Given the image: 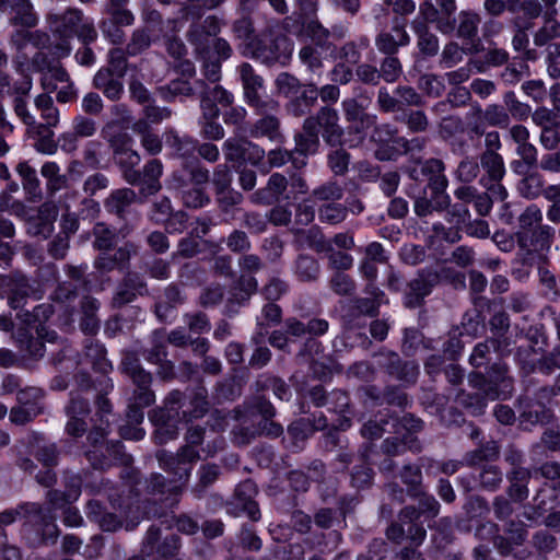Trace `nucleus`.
Instances as JSON below:
<instances>
[{"mask_svg":"<svg viewBox=\"0 0 560 560\" xmlns=\"http://www.w3.org/2000/svg\"><path fill=\"white\" fill-rule=\"evenodd\" d=\"M52 306L47 303L38 304L30 310H22L16 313L21 326L13 334L14 341L19 349L30 358L39 359L44 355V342H56V331H48L44 323L52 315Z\"/></svg>","mask_w":560,"mask_h":560,"instance_id":"obj_1","label":"nucleus"},{"mask_svg":"<svg viewBox=\"0 0 560 560\" xmlns=\"http://www.w3.org/2000/svg\"><path fill=\"white\" fill-rule=\"evenodd\" d=\"M21 516L26 518V526L34 535L32 537L34 544H56L59 529L50 510L44 509L38 503H22L15 509H8L0 513V526H8Z\"/></svg>","mask_w":560,"mask_h":560,"instance_id":"obj_2","label":"nucleus"},{"mask_svg":"<svg viewBox=\"0 0 560 560\" xmlns=\"http://www.w3.org/2000/svg\"><path fill=\"white\" fill-rule=\"evenodd\" d=\"M469 385L477 392L468 396L474 411L480 412L488 399L505 398L512 390V378L508 375V366L502 363L493 364L485 376L481 373H471L468 376Z\"/></svg>","mask_w":560,"mask_h":560,"instance_id":"obj_3","label":"nucleus"},{"mask_svg":"<svg viewBox=\"0 0 560 560\" xmlns=\"http://www.w3.org/2000/svg\"><path fill=\"white\" fill-rule=\"evenodd\" d=\"M292 50V42L288 36L266 31L258 35L257 39L249 42L247 51H242V54L270 67L277 63L287 65Z\"/></svg>","mask_w":560,"mask_h":560,"instance_id":"obj_4","label":"nucleus"},{"mask_svg":"<svg viewBox=\"0 0 560 560\" xmlns=\"http://www.w3.org/2000/svg\"><path fill=\"white\" fill-rule=\"evenodd\" d=\"M515 236L522 262L535 265L542 261L549 252L555 238V229L550 225H538L530 231L518 230Z\"/></svg>","mask_w":560,"mask_h":560,"instance_id":"obj_5","label":"nucleus"},{"mask_svg":"<svg viewBox=\"0 0 560 560\" xmlns=\"http://www.w3.org/2000/svg\"><path fill=\"white\" fill-rule=\"evenodd\" d=\"M370 136L371 141L380 144L377 150L397 148L398 130L389 125L374 126V118L362 112L352 110V147L363 142Z\"/></svg>","mask_w":560,"mask_h":560,"instance_id":"obj_6","label":"nucleus"},{"mask_svg":"<svg viewBox=\"0 0 560 560\" xmlns=\"http://www.w3.org/2000/svg\"><path fill=\"white\" fill-rule=\"evenodd\" d=\"M259 117L249 128L253 138H267L277 143L284 141L281 131V106L278 101L266 96V102L252 107Z\"/></svg>","mask_w":560,"mask_h":560,"instance_id":"obj_7","label":"nucleus"},{"mask_svg":"<svg viewBox=\"0 0 560 560\" xmlns=\"http://www.w3.org/2000/svg\"><path fill=\"white\" fill-rule=\"evenodd\" d=\"M120 369L135 386L132 394L135 401L141 406L153 405L155 401L154 392L151 389L153 376L144 370L138 354L132 351L124 352Z\"/></svg>","mask_w":560,"mask_h":560,"instance_id":"obj_8","label":"nucleus"},{"mask_svg":"<svg viewBox=\"0 0 560 560\" xmlns=\"http://www.w3.org/2000/svg\"><path fill=\"white\" fill-rule=\"evenodd\" d=\"M398 518L399 523H394L387 528V538L397 544L404 539H409L416 546L421 545L427 536V532L419 522L420 512L417 508L413 505L405 506L400 511Z\"/></svg>","mask_w":560,"mask_h":560,"instance_id":"obj_9","label":"nucleus"},{"mask_svg":"<svg viewBox=\"0 0 560 560\" xmlns=\"http://www.w3.org/2000/svg\"><path fill=\"white\" fill-rule=\"evenodd\" d=\"M162 530L156 525H151L141 544L140 552L148 560H172L180 549V538L175 534L167 535L163 539Z\"/></svg>","mask_w":560,"mask_h":560,"instance_id":"obj_10","label":"nucleus"},{"mask_svg":"<svg viewBox=\"0 0 560 560\" xmlns=\"http://www.w3.org/2000/svg\"><path fill=\"white\" fill-rule=\"evenodd\" d=\"M108 458L105 456H98V451L93 450L86 452L89 462L95 469H105L112 464L122 465L120 477L128 479L130 483H137L139 472L131 467L132 457L125 452L124 444L119 441L110 442L106 446Z\"/></svg>","mask_w":560,"mask_h":560,"instance_id":"obj_11","label":"nucleus"},{"mask_svg":"<svg viewBox=\"0 0 560 560\" xmlns=\"http://www.w3.org/2000/svg\"><path fill=\"white\" fill-rule=\"evenodd\" d=\"M401 422L404 428L407 430V433L404 435V438L401 440L396 436L387 438L382 443V451L389 456L402 454L406 450H409L413 453H419L422 448L420 441L415 435V433L422 430V420L416 418L412 415H406Z\"/></svg>","mask_w":560,"mask_h":560,"instance_id":"obj_12","label":"nucleus"},{"mask_svg":"<svg viewBox=\"0 0 560 560\" xmlns=\"http://www.w3.org/2000/svg\"><path fill=\"white\" fill-rule=\"evenodd\" d=\"M221 26L222 21L217 15H208L201 22L189 25L186 37L197 55L210 52L213 37L220 33Z\"/></svg>","mask_w":560,"mask_h":560,"instance_id":"obj_13","label":"nucleus"},{"mask_svg":"<svg viewBox=\"0 0 560 560\" xmlns=\"http://www.w3.org/2000/svg\"><path fill=\"white\" fill-rule=\"evenodd\" d=\"M258 281L254 276L240 275L238 279L231 287L224 304L223 314L234 317L240 310L246 306L253 294L257 292Z\"/></svg>","mask_w":560,"mask_h":560,"instance_id":"obj_14","label":"nucleus"},{"mask_svg":"<svg viewBox=\"0 0 560 560\" xmlns=\"http://www.w3.org/2000/svg\"><path fill=\"white\" fill-rule=\"evenodd\" d=\"M148 284L144 277L136 271H128L117 283L112 298V305L120 308L148 294Z\"/></svg>","mask_w":560,"mask_h":560,"instance_id":"obj_15","label":"nucleus"},{"mask_svg":"<svg viewBox=\"0 0 560 560\" xmlns=\"http://www.w3.org/2000/svg\"><path fill=\"white\" fill-rule=\"evenodd\" d=\"M378 364L394 378L404 384H415L419 375V366L413 361H401L396 352L383 350L378 354Z\"/></svg>","mask_w":560,"mask_h":560,"instance_id":"obj_16","label":"nucleus"},{"mask_svg":"<svg viewBox=\"0 0 560 560\" xmlns=\"http://www.w3.org/2000/svg\"><path fill=\"white\" fill-rule=\"evenodd\" d=\"M156 459L163 470L174 476L175 481H180L183 485L189 480L192 465L198 462L197 458L184 456L180 447L176 453L161 450L156 453Z\"/></svg>","mask_w":560,"mask_h":560,"instance_id":"obj_17","label":"nucleus"},{"mask_svg":"<svg viewBox=\"0 0 560 560\" xmlns=\"http://www.w3.org/2000/svg\"><path fill=\"white\" fill-rule=\"evenodd\" d=\"M257 493L258 490L256 483L253 480L247 479L238 483L235 488L233 499L229 504L235 510L233 513L238 515L240 512H243L253 522L259 521L261 513L257 502L255 501Z\"/></svg>","mask_w":560,"mask_h":560,"instance_id":"obj_18","label":"nucleus"},{"mask_svg":"<svg viewBox=\"0 0 560 560\" xmlns=\"http://www.w3.org/2000/svg\"><path fill=\"white\" fill-rule=\"evenodd\" d=\"M316 124L315 127L318 131L322 129V136L325 142L331 147H338L342 144L343 129L338 124L339 116L336 109L324 106L316 115L310 116Z\"/></svg>","mask_w":560,"mask_h":560,"instance_id":"obj_19","label":"nucleus"},{"mask_svg":"<svg viewBox=\"0 0 560 560\" xmlns=\"http://www.w3.org/2000/svg\"><path fill=\"white\" fill-rule=\"evenodd\" d=\"M439 283V276L434 270L427 269L418 273L417 278L411 280L406 291L405 304L408 307H417L423 299L428 296L432 289Z\"/></svg>","mask_w":560,"mask_h":560,"instance_id":"obj_20","label":"nucleus"},{"mask_svg":"<svg viewBox=\"0 0 560 560\" xmlns=\"http://www.w3.org/2000/svg\"><path fill=\"white\" fill-rule=\"evenodd\" d=\"M237 73L242 82L244 98L247 105L253 107L266 102V97H262L259 93L264 90V79L256 73L253 66L248 62H242L237 66Z\"/></svg>","mask_w":560,"mask_h":560,"instance_id":"obj_21","label":"nucleus"},{"mask_svg":"<svg viewBox=\"0 0 560 560\" xmlns=\"http://www.w3.org/2000/svg\"><path fill=\"white\" fill-rule=\"evenodd\" d=\"M1 290L9 305L19 312L25 310L28 299L35 295V290L25 277L10 278Z\"/></svg>","mask_w":560,"mask_h":560,"instance_id":"obj_22","label":"nucleus"},{"mask_svg":"<svg viewBox=\"0 0 560 560\" xmlns=\"http://www.w3.org/2000/svg\"><path fill=\"white\" fill-rule=\"evenodd\" d=\"M132 253L131 244H125L114 253L112 250L100 252L94 260V268L101 273H108L116 269L122 270L129 264Z\"/></svg>","mask_w":560,"mask_h":560,"instance_id":"obj_23","label":"nucleus"},{"mask_svg":"<svg viewBox=\"0 0 560 560\" xmlns=\"http://www.w3.org/2000/svg\"><path fill=\"white\" fill-rule=\"evenodd\" d=\"M58 217V207L54 202H44L39 206L37 215L28 223V233L32 236L48 238L55 230Z\"/></svg>","mask_w":560,"mask_h":560,"instance_id":"obj_24","label":"nucleus"},{"mask_svg":"<svg viewBox=\"0 0 560 560\" xmlns=\"http://www.w3.org/2000/svg\"><path fill=\"white\" fill-rule=\"evenodd\" d=\"M316 121L307 117L302 126L301 131L294 135L295 154L303 156L305 160L308 155H314L320 147L319 131L315 127Z\"/></svg>","mask_w":560,"mask_h":560,"instance_id":"obj_25","label":"nucleus"},{"mask_svg":"<svg viewBox=\"0 0 560 560\" xmlns=\"http://www.w3.org/2000/svg\"><path fill=\"white\" fill-rule=\"evenodd\" d=\"M350 237L347 233L336 234L327 247V257L330 271H348L350 268Z\"/></svg>","mask_w":560,"mask_h":560,"instance_id":"obj_26","label":"nucleus"},{"mask_svg":"<svg viewBox=\"0 0 560 560\" xmlns=\"http://www.w3.org/2000/svg\"><path fill=\"white\" fill-rule=\"evenodd\" d=\"M172 183L175 189L180 190V197L185 207L199 209L210 203V197L205 187H189L188 182L180 173H173Z\"/></svg>","mask_w":560,"mask_h":560,"instance_id":"obj_27","label":"nucleus"},{"mask_svg":"<svg viewBox=\"0 0 560 560\" xmlns=\"http://www.w3.org/2000/svg\"><path fill=\"white\" fill-rule=\"evenodd\" d=\"M288 179L280 173H273L266 187L256 190L252 195V201L258 205L270 206L279 202L288 188Z\"/></svg>","mask_w":560,"mask_h":560,"instance_id":"obj_28","label":"nucleus"},{"mask_svg":"<svg viewBox=\"0 0 560 560\" xmlns=\"http://www.w3.org/2000/svg\"><path fill=\"white\" fill-rule=\"evenodd\" d=\"M147 490L154 495L166 494L163 499L164 505L166 508H174L178 503L182 486L167 481L161 474H152L147 480Z\"/></svg>","mask_w":560,"mask_h":560,"instance_id":"obj_29","label":"nucleus"},{"mask_svg":"<svg viewBox=\"0 0 560 560\" xmlns=\"http://www.w3.org/2000/svg\"><path fill=\"white\" fill-rule=\"evenodd\" d=\"M165 142L173 153L183 160V164L195 161L197 150V139L189 136H180L176 130L168 129L165 132Z\"/></svg>","mask_w":560,"mask_h":560,"instance_id":"obj_30","label":"nucleus"},{"mask_svg":"<svg viewBox=\"0 0 560 560\" xmlns=\"http://www.w3.org/2000/svg\"><path fill=\"white\" fill-rule=\"evenodd\" d=\"M411 28L417 36V47L419 51L425 57L435 56L440 48L439 38L435 34L430 32L425 19L417 16L411 23Z\"/></svg>","mask_w":560,"mask_h":560,"instance_id":"obj_31","label":"nucleus"},{"mask_svg":"<svg viewBox=\"0 0 560 560\" xmlns=\"http://www.w3.org/2000/svg\"><path fill=\"white\" fill-rule=\"evenodd\" d=\"M186 301L183 290L177 283L165 287L162 296L154 305V312L161 322H166L170 313Z\"/></svg>","mask_w":560,"mask_h":560,"instance_id":"obj_32","label":"nucleus"},{"mask_svg":"<svg viewBox=\"0 0 560 560\" xmlns=\"http://www.w3.org/2000/svg\"><path fill=\"white\" fill-rule=\"evenodd\" d=\"M92 84L110 101H118L124 93L121 78L110 73L108 69L100 68L93 77Z\"/></svg>","mask_w":560,"mask_h":560,"instance_id":"obj_33","label":"nucleus"},{"mask_svg":"<svg viewBox=\"0 0 560 560\" xmlns=\"http://www.w3.org/2000/svg\"><path fill=\"white\" fill-rule=\"evenodd\" d=\"M409 43L408 33L404 26L398 24L393 26L392 32L381 33L375 42L377 49L388 56H395L399 47L407 46Z\"/></svg>","mask_w":560,"mask_h":560,"instance_id":"obj_34","label":"nucleus"},{"mask_svg":"<svg viewBox=\"0 0 560 560\" xmlns=\"http://www.w3.org/2000/svg\"><path fill=\"white\" fill-rule=\"evenodd\" d=\"M137 194L131 188H119L113 190L104 200L105 210L124 219L128 209L136 202Z\"/></svg>","mask_w":560,"mask_h":560,"instance_id":"obj_35","label":"nucleus"},{"mask_svg":"<svg viewBox=\"0 0 560 560\" xmlns=\"http://www.w3.org/2000/svg\"><path fill=\"white\" fill-rule=\"evenodd\" d=\"M480 168L485 174L480 177L479 184L486 185L489 180H502L506 170L503 156L498 152L483 151L480 154Z\"/></svg>","mask_w":560,"mask_h":560,"instance_id":"obj_36","label":"nucleus"},{"mask_svg":"<svg viewBox=\"0 0 560 560\" xmlns=\"http://www.w3.org/2000/svg\"><path fill=\"white\" fill-rule=\"evenodd\" d=\"M511 341L509 338L504 339H488L485 342H479L475 346L472 353L469 357V362L472 366L479 368L488 360L490 350L493 349L499 355H505L510 352Z\"/></svg>","mask_w":560,"mask_h":560,"instance_id":"obj_37","label":"nucleus"},{"mask_svg":"<svg viewBox=\"0 0 560 560\" xmlns=\"http://www.w3.org/2000/svg\"><path fill=\"white\" fill-rule=\"evenodd\" d=\"M427 144V138L416 137L410 140L401 137L396 140L397 148L375 151V156L381 161L395 160L398 155L421 152Z\"/></svg>","mask_w":560,"mask_h":560,"instance_id":"obj_38","label":"nucleus"},{"mask_svg":"<svg viewBox=\"0 0 560 560\" xmlns=\"http://www.w3.org/2000/svg\"><path fill=\"white\" fill-rule=\"evenodd\" d=\"M116 164L119 166L122 177L130 185H139L142 180L141 172L136 170L139 165L141 158L140 154L131 148L124 151L114 158Z\"/></svg>","mask_w":560,"mask_h":560,"instance_id":"obj_39","label":"nucleus"},{"mask_svg":"<svg viewBox=\"0 0 560 560\" xmlns=\"http://www.w3.org/2000/svg\"><path fill=\"white\" fill-rule=\"evenodd\" d=\"M15 170L22 179V186L27 200L32 202L39 201L43 197V191L36 170L26 161L20 162Z\"/></svg>","mask_w":560,"mask_h":560,"instance_id":"obj_40","label":"nucleus"},{"mask_svg":"<svg viewBox=\"0 0 560 560\" xmlns=\"http://www.w3.org/2000/svg\"><path fill=\"white\" fill-rule=\"evenodd\" d=\"M84 14L79 9H68L61 15L56 18L54 35L58 38H73Z\"/></svg>","mask_w":560,"mask_h":560,"instance_id":"obj_41","label":"nucleus"},{"mask_svg":"<svg viewBox=\"0 0 560 560\" xmlns=\"http://www.w3.org/2000/svg\"><path fill=\"white\" fill-rule=\"evenodd\" d=\"M10 10L13 13L10 18L11 25L23 28H34L37 26L39 19L31 0H14Z\"/></svg>","mask_w":560,"mask_h":560,"instance_id":"obj_42","label":"nucleus"},{"mask_svg":"<svg viewBox=\"0 0 560 560\" xmlns=\"http://www.w3.org/2000/svg\"><path fill=\"white\" fill-rule=\"evenodd\" d=\"M100 308V302L91 295L83 296L81 300V320L80 328L85 335L94 336L100 329V319L96 315Z\"/></svg>","mask_w":560,"mask_h":560,"instance_id":"obj_43","label":"nucleus"},{"mask_svg":"<svg viewBox=\"0 0 560 560\" xmlns=\"http://www.w3.org/2000/svg\"><path fill=\"white\" fill-rule=\"evenodd\" d=\"M445 164L440 159H429L423 162L420 173L427 177L430 189L446 190L448 179L445 175Z\"/></svg>","mask_w":560,"mask_h":560,"instance_id":"obj_44","label":"nucleus"},{"mask_svg":"<svg viewBox=\"0 0 560 560\" xmlns=\"http://www.w3.org/2000/svg\"><path fill=\"white\" fill-rule=\"evenodd\" d=\"M365 294L366 296L355 300L352 308L354 307L361 314L375 316L384 302L385 294L374 283L366 284Z\"/></svg>","mask_w":560,"mask_h":560,"instance_id":"obj_45","label":"nucleus"},{"mask_svg":"<svg viewBox=\"0 0 560 560\" xmlns=\"http://www.w3.org/2000/svg\"><path fill=\"white\" fill-rule=\"evenodd\" d=\"M291 380L296 392L303 396H308L316 407H322L326 404L327 396L323 385L311 386L304 373L300 371L292 375Z\"/></svg>","mask_w":560,"mask_h":560,"instance_id":"obj_46","label":"nucleus"},{"mask_svg":"<svg viewBox=\"0 0 560 560\" xmlns=\"http://www.w3.org/2000/svg\"><path fill=\"white\" fill-rule=\"evenodd\" d=\"M84 355L92 368L97 372L105 374L113 369L112 363L106 358V349L96 340H86L84 345Z\"/></svg>","mask_w":560,"mask_h":560,"instance_id":"obj_47","label":"nucleus"},{"mask_svg":"<svg viewBox=\"0 0 560 560\" xmlns=\"http://www.w3.org/2000/svg\"><path fill=\"white\" fill-rule=\"evenodd\" d=\"M44 392L38 387H26L18 390V404L27 409L30 412H35L38 417L45 412Z\"/></svg>","mask_w":560,"mask_h":560,"instance_id":"obj_48","label":"nucleus"},{"mask_svg":"<svg viewBox=\"0 0 560 560\" xmlns=\"http://www.w3.org/2000/svg\"><path fill=\"white\" fill-rule=\"evenodd\" d=\"M129 0H107L104 5L105 19L114 23L130 26L135 23L133 13L127 8Z\"/></svg>","mask_w":560,"mask_h":560,"instance_id":"obj_49","label":"nucleus"},{"mask_svg":"<svg viewBox=\"0 0 560 560\" xmlns=\"http://www.w3.org/2000/svg\"><path fill=\"white\" fill-rule=\"evenodd\" d=\"M141 355L151 364L167 358V346L165 330L155 329L150 337V347L141 350Z\"/></svg>","mask_w":560,"mask_h":560,"instance_id":"obj_50","label":"nucleus"},{"mask_svg":"<svg viewBox=\"0 0 560 560\" xmlns=\"http://www.w3.org/2000/svg\"><path fill=\"white\" fill-rule=\"evenodd\" d=\"M350 428V419H338L331 429L324 435V446L327 451L343 448L348 445L347 430Z\"/></svg>","mask_w":560,"mask_h":560,"instance_id":"obj_51","label":"nucleus"},{"mask_svg":"<svg viewBox=\"0 0 560 560\" xmlns=\"http://www.w3.org/2000/svg\"><path fill=\"white\" fill-rule=\"evenodd\" d=\"M256 393L271 389L280 400H289L291 392L287 383L275 375L261 374L254 383Z\"/></svg>","mask_w":560,"mask_h":560,"instance_id":"obj_52","label":"nucleus"},{"mask_svg":"<svg viewBox=\"0 0 560 560\" xmlns=\"http://www.w3.org/2000/svg\"><path fill=\"white\" fill-rule=\"evenodd\" d=\"M401 482L406 486V492L410 498H418L424 489L422 483L421 467L416 465H405L399 471Z\"/></svg>","mask_w":560,"mask_h":560,"instance_id":"obj_53","label":"nucleus"},{"mask_svg":"<svg viewBox=\"0 0 560 560\" xmlns=\"http://www.w3.org/2000/svg\"><path fill=\"white\" fill-rule=\"evenodd\" d=\"M163 172V165L160 160L153 159L150 160L143 166V172H141L142 180L139 185H143L142 191L147 195L155 194L160 188V177Z\"/></svg>","mask_w":560,"mask_h":560,"instance_id":"obj_54","label":"nucleus"},{"mask_svg":"<svg viewBox=\"0 0 560 560\" xmlns=\"http://www.w3.org/2000/svg\"><path fill=\"white\" fill-rule=\"evenodd\" d=\"M522 421L530 424L542 423L549 418V409L544 407V401H536L534 398H524L520 402Z\"/></svg>","mask_w":560,"mask_h":560,"instance_id":"obj_55","label":"nucleus"},{"mask_svg":"<svg viewBox=\"0 0 560 560\" xmlns=\"http://www.w3.org/2000/svg\"><path fill=\"white\" fill-rule=\"evenodd\" d=\"M221 476V469L219 465L214 463H207L200 465L197 470L198 481L192 488V492L196 497L201 498L206 490L211 487Z\"/></svg>","mask_w":560,"mask_h":560,"instance_id":"obj_56","label":"nucleus"},{"mask_svg":"<svg viewBox=\"0 0 560 560\" xmlns=\"http://www.w3.org/2000/svg\"><path fill=\"white\" fill-rule=\"evenodd\" d=\"M499 457V445L495 441H488L480 447L464 455V464L468 467L477 466L483 462H491Z\"/></svg>","mask_w":560,"mask_h":560,"instance_id":"obj_57","label":"nucleus"},{"mask_svg":"<svg viewBox=\"0 0 560 560\" xmlns=\"http://www.w3.org/2000/svg\"><path fill=\"white\" fill-rule=\"evenodd\" d=\"M93 247L98 252L112 250L117 243V232L106 223L98 222L92 230Z\"/></svg>","mask_w":560,"mask_h":560,"instance_id":"obj_58","label":"nucleus"},{"mask_svg":"<svg viewBox=\"0 0 560 560\" xmlns=\"http://www.w3.org/2000/svg\"><path fill=\"white\" fill-rule=\"evenodd\" d=\"M205 433V428L200 425H191L187 429L184 436L185 444L180 446L184 456L197 458L198 460L201 458L197 447L203 443Z\"/></svg>","mask_w":560,"mask_h":560,"instance_id":"obj_59","label":"nucleus"},{"mask_svg":"<svg viewBox=\"0 0 560 560\" xmlns=\"http://www.w3.org/2000/svg\"><path fill=\"white\" fill-rule=\"evenodd\" d=\"M544 184L545 180L540 173L530 172L520 180L517 190L522 197L526 199H535L541 195Z\"/></svg>","mask_w":560,"mask_h":560,"instance_id":"obj_60","label":"nucleus"},{"mask_svg":"<svg viewBox=\"0 0 560 560\" xmlns=\"http://www.w3.org/2000/svg\"><path fill=\"white\" fill-rule=\"evenodd\" d=\"M557 500V488L545 482L534 497L535 513L540 516L555 508Z\"/></svg>","mask_w":560,"mask_h":560,"instance_id":"obj_61","label":"nucleus"},{"mask_svg":"<svg viewBox=\"0 0 560 560\" xmlns=\"http://www.w3.org/2000/svg\"><path fill=\"white\" fill-rule=\"evenodd\" d=\"M158 91L166 102H173L176 97H188L194 94V89L186 79H174L166 85L160 86Z\"/></svg>","mask_w":560,"mask_h":560,"instance_id":"obj_62","label":"nucleus"},{"mask_svg":"<svg viewBox=\"0 0 560 560\" xmlns=\"http://www.w3.org/2000/svg\"><path fill=\"white\" fill-rule=\"evenodd\" d=\"M478 113L482 116V119L490 127L508 128L511 119L508 110L498 104H490L482 110L479 108Z\"/></svg>","mask_w":560,"mask_h":560,"instance_id":"obj_63","label":"nucleus"},{"mask_svg":"<svg viewBox=\"0 0 560 560\" xmlns=\"http://www.w3.org/2000/svg\"><path fill=\"white\" fill-rule=\"evenodd\" d=\"M190 410L183 412V417L186 421H191L203 417L209 410L208 392L203 386H198L190 400Z\"/></svg>","mask_w":560,"mask_h":560,"instance_id":"obj_64","label":"nucleus"}]
</instances>
